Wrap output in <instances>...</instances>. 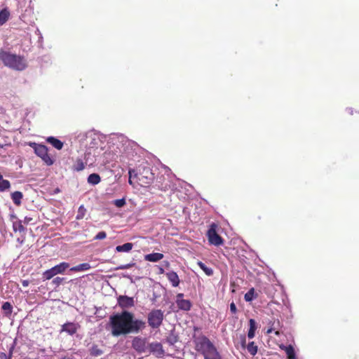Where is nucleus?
<instances>
[{
    "label": "nucleus",
    "instance_id": "11",
    "mask_svg": "<svg viewBox=\"0 0 359 359\" xmlns=\"http://www.w3.org/2000/svg\"><path fill=\"white\" fill-rule=\"evenodd\" d=\"M147 354H152L156 357L162 358L165 354V351L160 342L154 341L149 343Z\"/></svg>",
    "mask_w": 359,
    "mask_h": 359
},
{
    "label": "nucleus",
    "instance_id": "2",
    "mask_svg": "<svg viewBox=\"0 0 359 359\" xmlns=\"http://www.w3.org/2000/svg\"><path fill=\"white\" fill-rule=\"evenodd\" d=\"M76 140L81 146L86 148L84 158L86 163L92 165L96 161V156L100 154L99 148L104 140V136L95 130L80 133Z\"/></svg>",
    "mask_w": 359,
    "mask_h": 359
},
{
    "label": "nucleus",
    "instance_id": "3",
    "mask_svg": "<svg viewBox=\"0 0 359 359\" xmlns=\"http://www.w3.org/2000/svg\"><path fill=\"white\" fill-rule=\"evenodd\" d=\"M0 60L5 66L17 71H22L27 67V62L23 57L4 50H0Z\"/></svg>",
    "mask_w": 359,
    "mask_h": 359
},
{
    "label": "nucleus",
    "instance_id": "17",
    "mask_svg": "<svg viewBox=\"0 0 359 359\" xmlns=\"http://www.w3.org/2000/svg\"><path fill=\"white\" fill-rule=\"evenodd\" d=\"M164 255L159 252H153L151 254L146 255L144 259L151 262H156L163 258Z\"/></svg>",
    "mask_w": 359,
    "mask_h": 359
},
{
    "label": "nucleus",
    "instance_id": "41",
    "mask_svg": "<svg viewBox=\"0 0 359 359\" xmlns=\"http://www.w3.org/2000/svg\"><path fill=\"white\" fill-rule=\"evenodd\" d=\"M63 280H64L63 278L56 277V278H53L52 283L55 286H59L62 283Z\"/></svg>",
    "mask_w": 359,
    "mask_h": 359
},
{
    "label": "nucleus",
    "instance_id": "45",
    "mask_svg": "<svg viewBox=\"0 0 359 359\" xmlns=\"http://www.w3.org/2000/svg\"><path fill=\"white\" fill-rule=\"evenodd\" d=\"M255 332L248 330V337L249 339H252L255 337Z\"/></svg>",
    "mask_w": 359,
    "mask_h": 359
},
{
    "label": "nucleus",
    "instance_id": "53",
    "mask_svg": "<svg viewBox=\"0 0 359 359\" xmlns=\"http://www.w3.org/2000/svg\"><path fill=\"white\" fill-rule=\"evenodd\" d=\"M2 178V175L0 173V180Z\"/></svg>",
    "mask_w": 359,
    "mask_h": 359
},
{
    "label": "nucleus",
    "instance_id": "50",
    "mask_svg": "<svg viewBox=\"0 0 359 359\" xmlns=\"http://www.w3.org/2000/svg\"><path fill=\"white\" fill-rule=\"evenodd\" d=\"M36 32H38V33H39V39H42L41 34V32H40V31H39V29H36Z\"/></svg>",
    "mask_w": 359,
    "mask_h": 359
},
{
    "label": "nucleus",
    "instance_id": "30",
    "mask_svg": "<svg viewBox=\"0 0 359 359\" xmlns=\"http://www.w3.org/2000/svg\"><path fill=\"white\" fill-rule=\"evenodd\" d=\"M197 264L207 276H211L213 275V269L210 267L207 266L203 262L199 261L198 262Z\"/></svg>",
    "mask_w": 359,
    "mask_h": 359
},
{
    "label": "nucleus",
    "instance_id": "32",
    "mask_svg": "<svg viewBox=\"0 0 359 359\" xmlns=\"http://www.w3.org/2000/svg\"><path fill=\"white\" fill-rule=\"evenodd\" d=\"M13 231L15 232L16 231L22 232L25 229L24 226L22 224V221H20V220L13 222Z\"/></svg>",
    "mask_w": 359,
    "mask_h": 359
},
{
    "label": "nucleus",
    "instance_id": "27",
    "mask_svg": "<svg viewBox=\"0 0 359 359\" xmlns=\"http://www.w3.org/2000/svg\"><path fill=\"white\" fill-rule=\"evenodd\" d=\"M178 336L175 333L173 330H172L169 335L167 337L165 341L169 345L173 346L178 341Z\"/></svg>",
    "mask_w": 359,
    "mask_h": 359
},
{
    "label": "nucleus",
    "instance_id": "12",
    "mask_svg": "<svg viewBox=\"0 0 359 359\" xmlns=\"http://www.w3.org/2000/svg\"><path fill=\"white\" fill-rule=\"evenodd\" d=\"M135 304V302L133 297L126 295H119L117 297V305L121 308L123 311H126V309L133 307Z\"/></svg>",
    "mask_w": 359,
    "mask_h": 359
},
{
    "label": "nucleus",
    "instance_id": "34",
    "mask_svg": "<svg viewBox=\"0 0 359 359\" xmlns=\"http://www.w3.org/2000/svg\"><path fill=\"white\" fill-rule=\"evenodd\" d=\"M284 350H285L288 358L296 356L294 349L292 345L284 346Z\"/></svg>",
    "mask_w": 359,
    "mask_h": 359
},
{
    "label": "nucleus",
    "instance_id": "8",
    "mask_svg": "<svg viewBox=\"0 0 359 359\" xmlns=\"http://www.w3.org/2000/svg\"><path fill=\"white\" fill-rule=\"evenodd\" d=\"M196 350L204 355L215 347V345L205 336L199 337L196 341Z\"/></svg>",
    "mask_w": 359,
    "mask_h": 359
},
{
    "label": "nucleus",
    "instance_id": "15",
    "mask_svg": "<svg viewBox=\"0 0 359 359\" xmlns=\"http://www.w3.org/2000/svg\"><path fill=\"white\" fill-rule=\"evenodd\" d=\"M267 324L269 325V329L267 330L266 333L271 334L274 331L275 334L278 336L280 334L278 329L280 327V323L279 320L273 318L272 319L269 320Z\"/></svg>",
    "mask_w": 359,
    "mask_h": 359
},
{
    "label": "nucleus",
    "instance_id": "37",
    "mask_svg": "<svg viewBox=\"0 0 359 359\" xmlns=\"http://www.w3.org/2000/svg\"><path fill=\"white\" fill-rule=\"evenodd\" d=\"M16 346V341L15 339L13 341V342L10 344L8 348V355L12 359L13 358V351H14V349H15V347Z\"/></svg>",
    "mask_w": 359,
    "mask_h": 359
},
{
    "label": "nucleus",
    "instance_id": "7",
    "mask_svg": "<svg viewBox=\"0 0 359 359\" xmlns=\"http://www.w3.org/2000/svg\"><path fill=\"white\" fill-rule=\"evenodd\" d=\"M69 264L67 262H61L59 264L45 271L42 274L43 280H50L57 274H61L68 269Z\"/></svg>",
    "mask_w": 359,
    "mask_h": 359
},
{
    "label": "nucleus",
    "instance_id": "13",
    "mask_svg": "<svg viewBox=\"0 0 359 359\" xmlns=\"http://www.w3.org/2000/svg\"><path fill=\"white\" fill-rule=\"evenodd\" d=\"M184 294L183 293H179L176 296V304L177 305V307L179 309L188 311L191 308V303L188 299H184Z\"/></svg>",
    "mask_w": 359,
    "mask_h": 359
},
{
    "label": "nucleus",
    "instance_id": "9",
    "mask_svg": "<svg viewBox=\"0 0 359 359\" xmlns=\"http://www.w3.org/2000/svg\"><path fill=\"white\" fill-rule=\"evenodd\" d=\"M149 341L147 338L141 337H135L132 340V348L138 353H147Z\"/></svg>",
    "mask_w": 359,
    "mask_h": 359
},
{
    "label": "nucleus",
    "instance_id": "19",
    "mask_svg": "<svg viewBox=\"0 0 359 359\" xmlns=\"http://www.w3.org/2000/svg\"><path fill=\"white\" fill-rule=\"evenodd\" d=\"M203 356L204 359H222L215 346L206 353Z\"/></svg>",
    "mask_w": 359,
    "mask_h": 359
},
{
    "label": "nucleus",
    "instance_id": "4",
    "mask_svg": "<svg viewBox=\"0 0 359 359\" xmlns=\"http://www.w3.org/2000/svg\"><path fill=\"white\" fill-rule=\"evenodd\" d=\"M164 312L161 309H152L147 314V323L149 326L153 329H158L163 324Z\"/></svg>",
    "mask_w": 359,
    "mask_h": 359
},
{
    "label": "nucleus",
    "instance_id": "33",
    "mask_svg": "<svg viewBox=\"0 0 359 359\" xmlns=\"http://www.w3.org/2000/svg\"><path fill=\"white\" fill-rule=\"evenodd\" d=\"M11 187L10 182L7 180H4L3 177L0 180V191H4L8 189Z\"/></svg>",
    "mask_w": 359,
    "mask_h": 359
},
{
    "label": "nucleus",
    "instance_id": "35",
    "mask_svg": "<svg viewBox=\"0 0 359 359\" xmlns=\"http://www.w3.org/2000/svg\"><path fill=\"white\" fill-rule=\"evenodd\" d=\"M248 351L252 355H255L257 353V346L253 341L250 342L247 346Z\"/></svg>",
    "mask_w": 359,
    "mask_h": 359
},
{
    "label": "nucleus",
    "instance_id": "1",
    "mask_svg": "<svg viewBox=\"0 0 359 359\" xmlns=\"http://www.w3.org/2000/svg\"><path fill=\"white\" fill-rule=\"evenodd\" d=\"M111 334L114 337L139 333L146 328V322L135 318L133 313L122 311L109 317Z\"/></svg>",
    "mask_w": 359,
    "mask_h": 359
},
{
    "label": "nucleus",
    "instance_id": "43",
    "mask_svg": "<svg viewBox=\"0 0 359 359\" xmlns=\"http://www.w3.org/2000/svg\"><path fill=\"white\" fill-rule=\"evenodd\" d=\"M0 359H11L6 353H0Z\"/></svg>",
    "mask_w": 359,
    "mask_h": 359
},
{
    "label": "nucleus",
    "instance_id": "26",
    "mask_svg": "<svg viewBox=\"0 0 359 359\" xmlns=\"http://www.w3.org/2000/svg\"><path fill=\"white\" fill-rule=\"evenodd\" d=\"M90 355L94 357H98L103 354L104 351L102 349L99 348L97 344H93L89 349Z\"/></svg>",
    "mask_w": 359,
    "mask_h": 359
},
{
    "label": "nucleus",
    "instance_id": "38",
    "mask_svg": "<svg viewBox=\"0 0 359 359\" xmlns=\"http://www.w3.org/2000/svg\"><path fill=\"white\" fill-rule=\"evenodd\" d=\"M114 204L117 208H122L126 205V200L125 198L116 199L114 201Z\"/></svg>",
    "mask_w": 359,
    "mask_h": 359
},
{
    "label": "nucleus",
    "instance_id": "28",
    "mask_svg": "<svg viewBox=\"0 0 359 359\" xmlns=\"http://www.w3.org/2000/svg\"><path fill=\"white\" fill-rule=\"evenodd\" d=\"M257 297V294L255 293L253 287L250 288L244 295V299L246 302H252Z\"/></svg>",
    "mask_w": 359,
    "mask_h": 359
},
{
    "label": "nucleus",
    "instance_id": "6",
    "mask_svg": "<svg viewBox=\"0 0 359 359\" xmlns=\"http://www.w3.org/2000/svg\"><path fill=\"white\" fill-rule=\"evenodd\" d=\"M218 225L215 223H212L209 226L207 231V237L210 244L215 246H219L224 243L223 238L217 233Z\"/></svg>",
    "mask_w": 359,
    "mask_h": 359
},
{
    "label": "nucleus",
    "instance_id": "29",
    "mask_svg": "<svg viewBox=\"0 0 359 359\" xmlns=\"http://www.w3.org/2000/svg\"><path fill=\"white\" fill-rule=\"evenodd\" d=\"M1 309L4 313V315L6 316H9L11 315L12 312H13V306L12 304L8 302H6L3 304L2 306H1Z\"/></svg>",
    "mask_w": 359,
    "mask_h": 359
},
{
    "label": "nucleus",
    "instance_id": "20",
    "mask_svg": "<svg viewBox=\"0 0 359 359\" xmlns=\"http://www.w3.org/2000/svg\"><path fill=\"white\" fill-rule=\"evenodd\" d=\"M10 11L7 8L0 11V26L4 25L10 17Z\"/></svg>",
    "mask_w": 359,
    "mask_h": 359
},
{
    "label": "nucleus",
    "instance_id": "52",
    "mask_svg": "<svg viewBox=\"0 0 359 359\" xmlns=\"http://www.w3.org/2000/svg\"><path fill=\"white\" fill-rule=\"evenodd\" d=\"M3 147H4V144H0V148H3Z\"/></svg>",
    "mask_w": 359,
    "mask_h": 359
},
{
    "label": "nucleus",
    "instance_id": "46",
    "mask_svg": "<svg viewBox=\"0 0 359 359\" xmlns=\"http://www.w3.org/2000/svg\"><path fill=\"white\" fill-rule=\"evenodd\" d=\"M133 172H135L134 170H129V180H128V182H129L130 184H132L131 177H132V175H133Z\"/></svg>",
    "mask_w": 359,
    "mask_h": 359
},
{
    "label": "nucleus",
    "instance_id": "5",
    "mask_svg": "<svg viewBox=\"0 0 359 359\" xmlns=\"http://www.w3.org/2000/svg\"><path fill=\"white\" fill-rule=\"evenodd\" d=\"M29 146L33 148L34 153L40 157L46 165H51L53 164V161L48 154V148L46 146L35 142H30Z\"/></svg>",
    "mask_w": 359,
    "mask_h": 359
},
{
    "label": "nucleus",
    "instance_id": "47",
    "mask_svg": "<svg viewBox=\"0 0 359 359\" xmlns=\"http://www.w3.org/2000/svg\"><path fill=\"white\" fill-rule=\"evenodd\" d=\"M29 281L27 280H23L22 281V285L23 287H27L29 285Z\"/></svg>",
    "mask_w": 359,
    "mask_h": 359
},
{
    "label": "nucleus",
    "instance_id": "21",
    "mask_svg": "<svg viewBox=\"0 0 359 359\" xmlns=\"http://www.w3.org/2000/svg\"><path fill=\"white\" fill-rule=\"evenodd\" d=\"M85 165H87L86 163L85 158H83V159L79 158L76 159L75 163L74 164L72 169L74 171L79 172V171L83 170L85 168Z\"/></svg>",
    "mask_w": 359,
    "mask_h": 359
},
{
    "label": "nucleus",
    "instance_id": "44",
    "mask_svg": "<svg viewBox=\"0 0 359 359\" xmlns=\"http://www.w3.org/2000/svg\"><path fill=\"white\" fill-rule=\"evenodd\" d=\"M159 189L163 191L167 190L168 188H170V186L168 184H162L161 186H158Z\"/></svg>",
    "mask_w": 359,
    "mask_h": 359
},
{
    "label": "nucleus",
    "instance_id": "16",
    "mask_svg": "<svg viewBox=\"0 0 359 359\" xmlns=\"http://www.w3.org/2000/svg\"><path fill=\"white\" fill-rule=\"evenodd\" d=\"M166 276L173 287L179 285L180 280L176 272L170 271L166 273Z\"/></svg>",
    "mask_w": 359,
    "mask_h": 359
},
{
    "label": "nucleus",
    "instance_id": "22",
    "mask_svg": "<svg viewBox=\"0 0 359 359\" xmlns=\"http://www.w3.org/2000/svg\"><path fill=\"white\" fill-rule=\"evenodd\" d=\"M133 248V244L132 243H126L121 245H117L116 247V251L118 252H128Z\"/></svg>",
    "mask_w": 359,
    "mask_h": 359
},
{
    "label": "nucleus",
    "instance_id": "23",
    "mask_svg": "<svg viewBox=\"0 0 359 359\" xmlns=\"http://www.w3.org/2000/svg\"><path fill=\"white\" fill-rule=\"evenodd\" d=\"M100 181V176L97 173L90 174L87 179L88 183L93 186L99 184Z\"/></svg>",
    "mask_w": 359,
    "mask_h": 359
},
{
    "label": "nucleus",
    "instance_id": "39",
    "mask_svg": "<svg viewBox=\"0 0 359 359\" xmlns=\"http://www.w3.org/2000/svg\"><path fill=\"white\" fill-rule=\"evenodd\" d=\"M249 325H250L249 330L255 332V330L257 329V325H256V322L254 319L251 318L249 320Z\"/></svg>",
    "mask_w": 359,
    "mask_h": 359
},
{
    "label": "nucleus",
    "instance_id": "18",
    "mask_svg": "<svg viewBox=\"0 0 359 359\" xmlns=\"http://www.w3.org/2000/svg\"><path fill=\"white\" fill-rule=\"evenodd\" d=\"M46 142H48L49 144H50L53 147H55V149H58V150H60L62 149L63 147V142L62 141H60V140L57 139L56 137H48L47 139H46Z\"/></svg>",
    "mask_w": 359,
    "mask_h": 359
},
{
    "label": "nucleus",
    "instance_id": "40",
    "mask_svg": "<svg viewBox=\"0 0 359 359\" xmlns=\"http://www.w3.org/2000/svg\"><path fill=\"white\" fill-rule=\"evenodd\" d=\"M107 237V233L105 231H100L95 236V240H102L104 239Z\"/></svg>",
    "mask_w": 359,
    "mask_h": 359
},
{
    "label": "nucleus",
    "instance_id": "42",
    "mask_svg": "<svg viewBox=\"0 0 359 359\" xmlns=\"http://www.w3.org/2000/svg\"><path fill=\"white\" fill-rule=\"evenodd\" d=\"M230 311L232 313H236L237 312L236 306L233 302L230 304Z\"/></svg>",
    "mask_w": 359,
    "mask_h": 359
},
{
    "label": "nucleus",
    "instance_id": "24",
    "mask_svg": "<svg viewBox=\"0 0 359 359\" xmlns=\"http://www.w3.org/2000/svg\"><path fill=\"white\" fill-rule=\"evenodd\" d=\"M22 197L23 195L21 191H16L11 194V199L16 205H20L21 204Z\"/></svg>",
    "mask_w": 359,
    "mask_h": 359
},
{
    "label": "nucleus",
    "instance_id": "31",
    "mask_svg": "<svg viewBox=\"0 0 359 359\" xmlns=\"http://www.w3.org/2000/svg\"><path fill=\"white\" fill-rule=\"evenodd\" d=\"M86 208L84 207L83 205H81L79 207V209H78V212H77V215L76 216V219L77 220H80V219H82L85 215H86Z\"/></svg>",
    "mask_w": 359,
    "mask_h": 359
},
{
    "label": "nucleus",
    "instance_id": "48",
    "mask_svg": "<svg viewBox=\"0 0 359 359\" xmlns=\"http://www.w3.org/2000/svg\"><path fill=\"white\" fill-rule=\"evenodd\" d=\"M346 111L350 114H353V109L352 108H347Z\"/></svg>",
    "mask_w": 359,
    "mask_h": 359
},
{
    "label": "nucleus",
    "instance_id": "51",
    "mask_svg": "<svg viewBox=\"0 0 359 359\" xmlns=\"http://www.w3.org/2000/svg\"><path fill=\"white\" fill-rule=\"evenodd\" d=\"M288 359H297V356H294V357H292V358H288Z\"/></svg>",
    "mask_w": 359,
    "mask_h": 359
},
{
    "label": "nucleus",
    "instance_id": "25",
    "mask_svg": "<svg viewBox=\"0 0 359 359\" xmlns=\"http://www.w3.org/2000/svg\"><path fill=\"white\" fill-rule=\"evenodd\" d=\"M91 269V266L88 263H82L70 269L72 271H85Z\"/></svg>",
    "mask_w": 359,
    "mask_h": 359
},
{
    "label": "nucleus",
    "instance_id": "14",
    "mask_svg": "<svg viewBox=\"0 0 359 359\" xmlns=\"http://www.w3.org/2000/svg\"><path fill=\"white\" fill-rule=\"evenodd\" d=\"M80 325H79V323L67 322L62 325L60 332H64L67 333L69 335L72 336L78 331Z\"/></svg>",
    "mask_w": 359,
    "mask_h": 359
},
{
    "label": "nucleus",
    "instance_id": "49",
    "mask_svg": "<svg viewBox=\"0 0 359 359\" xmlns=\"http://www.w3.org/2000/svg\"><path fill=\"white\" fill-rule=\"evenodd\" d=\"M164 273V269L163 268H159V273L162 274Z\"/></svg>",
    "mask_w": 359,
    "mask_h": 359
},
{
    "label": "nucleus",
    "instance_id": "36",
    "mask_svg": "<svg viewBox=\"0 0 359 359\" xmlns=\"http://www.w3.org/2000/svg\"><path fill=\"white\" fill-rule=\"evenodd\" d=\"M135 265V263H134V262L128 263V264H121V265H119L117 267H116L114 269V270L128 269H130L131 267H133Z\"/></svg>",
    "mask_w": 359,
    "mask_h": 359
},
{
    "label": "nucleus",
    "instance_id": "10",
    "mask_svg": "<svg viewBox=\"0 0 359 359\" xmlns=\"http://www.w3.org/2000/svg\"><path fill=\"white\" fill-rule=\"evenodd\" d=\"M139 181L144 184H149L154 180V174L149 167H143L140 169L138 173H135Z\"/></svg>",
    "mask_w": 359,
    "mask_h": 359
}]
</instances>
